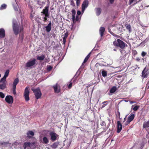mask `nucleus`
<instances>
[{
    "label": "nucleus",
    "instance_id": "obj_61",
    "mask_svg": "<svg viewBox=\"0 0 149 149\" xmlns=\"http://www.w3.org/2000/svg\"><path fill=\"white\" fill-rule=\"evenodd\" d=\"M80 130L81 131H82V129H80Z\"/></svg>",
    "mask_w": 149,
    "mask_h": 149
},
{
    "label": "nucleus",
    "instance_id": "obj_57",
    "mask_svg": "<svg viewBox=\"0 0 149 149\" xmlns=\"http://www.w3.org/2000/svg\"><path fill=\"white\" fill-rule=\"evenodd\" d=\"M108 120L109 121V123H111V120L109 118H108Z\"/></svg>",
    "mask_w": 149,
    "mask_h": 149
},
{
    "label": "nucleus",
    "instance_id": "obj_4",
    "mask_svg": "<svg viewBox=\"0 0 149 149\" xmlns=\"http://www.w3.org/2000/svg\"><path fill=\"white\" fill-rule=\"evenodd\" d=\"M13 28L14 34L15 35L18 34L19 33V25L14 22L13 23Z\"/></svg>",
    "mask_w": 149,
    "mask_h": 149
},
{
    "label": "nucleus",
    "instance_id": "obj_50",
    "mask_svg": "<svg viewBox=\"0 0 149 149\" xmlns=\"http://www.w3.org/2000/svg\"><path fill=\"white\" fill-rule=\"evenodd\" d=\"M135 60L137 61H139L140 60V58L139 57H137L135 59Z\"/></svg>",
    "mask_w": 149,
    "mask_h": 149
},
{
    "label": "nucleus",
    "instance_id": "obj_43",
    "mask_svg": "<svg viewBox=\"0 0 149 149\" xmlns=\"http://www.w3.org/2000/svg\"><path fill=\"white\" fill-rule=\"evenodd\" d=\"M72 86V83L71 82H70L69 84L68 85V88L69 89L71 88Z\"/></svg>",
    "mask_w": 149,
    "mask_h": 149
},
{
    "label": "nucleus",
    "instance_id": "obj_27",
    "mask_svg": "<svg viewBox=\"0 0 149 149\" xmlns=\"http://www.w3.org/2000/svg\"><path fill=\"white\" fill-rule=\"evenodd\" d=\"M143 127L144 128L149 127V120L146 123H144Z\"/></svg>",
    "mask_w": 149,
    "mask_h": 149
},
{
    "label": "nucleus",
    "instance_id": "obj_45",
    "mask_svg": "<svg viewBox=\"0 0 149 149\" xmlns=\"http://www.w3.org/2000/svg\"><path fill=\"white\" fill-rule=\"evenodd\" d=\"M68 32H66L65 33V34L64 36L63 37L65 38H67L68 36Z\"/></svg>",
    "mask_w": 149,
    "mask_h": 149
},
{
    "label": "nucleus",
    "instance_id": "obj_52",
    "mask_svg": "<svg viewBox=\"0 0 149 149\" xmlns=\"http://www.w3.org/2000/svg\"><path fill=\"white\" fill-rule=\"evenodd\" d=\"M118 118H120V112L118 111Z\"/></svg>",
    "mask_w": 149,
    "mask_h": 149
},
{
    "label": "nucleus",
    "instance_id": "obj_33",
    "mask_svg": "<svg viewBox=\"0 0 149 149\" xmlns=\"http://www.w3.org/2000/svg\"><path fill=\"white\" fill-rule=\"evenodd\" d=\"M6 6H7L5 4H3L1 5V7L0 8V9L1 10H2L4 9H5V8H6Z\"/></svg>",
    "mask_w": 149,
    "mask_h": 149
},
{
    "label": "nucleus",
    "instance_id": "obj_5",
    "mask_svg": "<svg viewBox=\"0 0 149 149\" xmlns=\"http://www.w3.org/2000/svg\"><path fill=\"white\" fill-rule=\"evenodd\" d=\"M36 60L33 59L29 61L25 64V67L26 68H30L34 65L36 63Z\"/></svg>",
    "mask_w": 149,
    "mask_h": 149
},
{
    "label": "nucleus",
    "instance_id": "obj_60",
    "mask_svg": "<svg viewBox=\"0 0 149 149\" xmlns=\"http://www.w3.org/2000/svg\"><path fill=\"white\" fill-rule=\"evenodd\" d=\"M76 127V128L77 129L79 128V127Z\"/></svg>",
    "mask_w": 149,
    "mask_h": 149
},
{
    "label": "nucleus",
    "instance_id": "obj_3",
    "mask_svg": "<svg viewBox=\"0 0 149 149\" xmlns=\"http://www.w3.org/2000/svg\"><path fill=\"white\" fill-rule=\"evenodd\" d=\"M29 87L28 86H26L24 90V98L25 100L27 102L29 100L30 98L29 97Z\"/></svg>",
    "mask_w": 149,
    "mask_h": 149
},
{
    "label": "nucleus",
    "instance_id": "obj_15",
    "mask_svg": "<svg viewBox=\"0 0 149 149\" xmlns=\"http://www.w3.org/2000/svg\"><path fill=\"white\" fill-rule=\"evenodd\" d=\"M117 90L116 87L114 86L111 88L109 92L108 93V95H111L112 94L115 92Z\"/></svg>",
    "mask_w": 149,
    "mask_h": 149
},
{
    "label": "nucleus",
    "instance_id": "obj_2",
    "mask_svg": "<svg viewBox=\"0 0 149 149\" xmlns=\"http://www.w3.org/2000/svg\"><path fill=\"white\" fill-rule=\"evenodd\" d=\"M31 90L34 93L37 99H38L41 97L42 96V93L39 88L36 89L32 88Z\"/></svg>",
    "mask_w": 149,
    "mask_h": 149
},
{
    "label": "nucleus",
    "instance_id": "obj_48",
    "mask_svg": "<svg viewBox=\"0 0 149 149\" xmlns=\"http://www.w3.org/2000/svg\"><path fill=\"white\" fill-rule=\"evenodd\" d=\"M66 38H64V37L63 38V44L64 45L65 44V43L66 40Z\"/></svg>",
    "mask_w": 149,
    "mask_h": 149
},
{
    "label": "nucleus",
    "instance_id": "obj_58",
    "mask_svg": "<svg viewBox=\"0 0 149 149\" xmlns=\"http://www.w3.org/2000/svg\"><path fill=\"white\" fill-rule=\"evenodd\" d=\"M113 51H116V49H113Z\"/></svg>",
    "mask_w": 149,
    "mask_h": 149
},
{
    "label": "nucleus",
    "instance_id": "obj_46",
    "mask_svg": "<svg viewBox=\"0 0 149 149\" xmlns=\"http://www.w3.org/2000/svg\"><path fill=\"white\" fill-rule=\"evenodd\" d=\"M79 17L78 16V15H77L76 17H75V20L76 21H79Z\"/></svg>",
    "mask_w": 149,
    "mask_h": 149
},
{
    "label": "nucleus",
    "instance_id": "obj_37",
    "mask_svg": "<svg viewBox=\"0 0 149 149\" xmlns=\"http://www.w3.org/2000/svg\"><path fill=\"white\" fill-rule=\"evenodd\" d=\"M147 54V53L146 52L144 51H142L141 55V56L144 57Z\"/></svg>",
    "mask_w": 149,
    "mask_h": 149
},
{
    "label": "nucleus",
    "instance_id": "obj_62",
    "mask_svg": "<svg viewBox=\"0 0 149 149\" xmlns=\"http://www.w3.org/2000/svg\"><path fill=\"white\" fill-rule=\"evenodd\" d=\"M131 103H133V102L131 101Z\"/></svg>",
    "mask_w": 149,
    "mask_h": 149
},
{
    "label": "nucleus",
    "instance_id": "obj_40",
    "mask_svg": "<svg viewBox=\"0 0 149 149\" xmlns=\"http://www.w3.org/2000/svg\"><path fill=\"white\" fill-rule=\"evenodd\" d=\"M13 94L14 95H16V87H13Z\"/></svg>",
    "mask_w": 149,
    "mask_h": 149
},
{
    "label": "nucleus",
    "instance_id": "obj_42",
    "mask_svg": "<svg viewBox=\"0 0 149 149\" xmlns=\"http://www.w3.org/2000/svg\"><path fill=\"white\" fill-rule=\"evenodd\" d=\"M81 1V0H76V4L77 6H78L79 5Z\"/></svg>",
    "mask_w": 149,
    "mask_h": 149
},
{
    "label": "nucleus",
    "instance_id": "obj_11",
    "mask_svg": "<svg viewBox=\"0 0 149 149\" xmlns=\"http://www.w3.org/2000/svg\"><path fill=\"white\" fill-rule=\"evenodd\" d=\"M53 88L55 93H58L60 91V88L59 85L56 83L53 86Z\"/></svg>",
    "mask_w": 149,
    "mask_h": 149
},
{
    "label": "nucleus",
    "instance_id": "obj_12",
    "mask_svg": "<svg viewBox=\"0 0 149 149\" xmlns=\"http://www.w3.org/2000/svg\"><path fill=\"white\" fill-rule=\"evenodd\" d=\"M148 70V69H146V67L144 68L143 70L142 73V76L143 78H146L147 77V76L148 74V73L147 72Z\"/></svg>",
    "mask_w": 149,
    "mask_h": 149
},
{
    "label": "nucleus",
    "instance_id": "obj_56",
    "mask_svg": "<svg viewBox=\"0 0 149 149\" xmlns=\"http://www.w3.org/2000/svg\"><path fill=\"white\" fill-rule=\"evenodd\" d=\"M146 137L148 139H149V134L148 133V134L146 135Z\"/></svg>",
    "mask_w": 149,
    "mask_h": 149
},
{
    "label": "nucleus",
    "instance_id": "obj_51",
    "mask_svg": "<svg viewBox=\"0 0 149 149\" xmlns=\"http://www.w3.org/2000/svg\"><path fill=\"white\" fill-rule=\"evenodd\" d=\"M51 25H52V22H51V21H50L49 22V23L48 24L47 26L51 27Z\"/></svg>",
    "mask_w": 149,
    "mask_h": 149
},
{
    "label": "nucleus",
    "instance_id": "obj_53",
    "mask_svg": "<svg viewBox=\"0 0 149 149\" xmlns=\"http://www.w3.org/2000/svg\"><path fill=\"white\" fill-rule=\"evenodd\" d=\"M135 0H129L130 4H131Z\"/></svg>",
    "mask_w": 149,
    "mask_h": 149
},
{
    "label": "nucleus",
    "instance_id": "obj_44",
    "mask_svg": "<svg viewBox=\"0 0 149 149\" xmlns=\"http://www.w3.org/2000/svg\"><path fill=\"white\" fill-rule=\"evenodd\" d=\"M109 31L110 32V33L113 36H115V37H119V36L114 33H112V32H110L109 31Z\"/></svg>",
    "mask_w": 149,
    "mask_h": 149
},
{
    "label": "nucleus",
    "instance_id": "obj_8",
    "mask_svg": "<svg viewBox=\"0 0 149 149\" xmlns=\"http://www.w3.org/2000/svg\"><path fill=\"white\" fill-rule=\"evenodd\" d=\"M89 2L88 0H85L81 5V11L84 12L86 8L88 6Z\"/></svg>",
    "mask_w": 149,
    "mask_h": 149
},
{
    "label": "nucleus",
    "instance_id": "obj_6",
    "mask_svg": "<svg viewBox=\"0 0 149 149\" xmlns=\"http://www.w3.org/2000/svg\"><path fill=\"white\" fill-rule=\"evenodd\" d=\"M49 6H46L43 9L42 11L41 12V15H43L46 16H49Z\"/></svg>",
    "mask_w": 149,
    "mask_h": 149
},
{
    "label": "nucleus",
    "instance_id": "obj_14",
    "mask_svg": "<svg viewBox=\"0 0 149 149\" xmlns=\"http://www.w3.org/2000/svg\"><path fill=\"white\" fill-rule=\"evenodd\" d=\"M6 81H3L2 82L0 81V89L4 90L6 87Z\"/></svg>",
    "mask_w": 149,
    "mask_h": 149
},
{
    "label": "nucleus",
    "instance_id": "obj_39",
    "mask_svg": "<svg viewBox=\"0 0 149 149\" xmlns=\"http://www.w3.org/2000/svg\"><path fill=\"white\" fill-rule=\"evenodd\" d=\"M5 97V95L4 93L1 92H0V97L3 98Z\"/></svg>",
    "mask_w": 149,
    "mask_h": 149
},
{
    "label": "nucleus",
    "instance_id": "obj_26",
    "mask_svg": "<svg viewBox=\"0 0 149 149\" xmlns=\"http://www.w3.org/2000/svg\"><path fill=\"white\" fill-rule=\"evenodd\" d=\"M43 143L45 144H47L49 143V140L46 137H44L43 138Z\"/></svg>",
    "mask_w": 149,
    "mask_h": 149
},
{
    "label": "nucleus",
    "instance_id": "obj_13",
    "mask_svg": "<svg viewBox=\"0 0 149 149\" xmlns=\"http://www.w3.org/2000/svg\"><path fill=\"white\" fill-rule=\"evenodd\" d=\"M35 142L30 143V142H25L23 146L24 149H26V148L28 147H30L31 146H32L33 145H35Z\"/></svg>",
    "mask_w": 149,
    "mask_h": 149
},
{
    "label": "nucleus",
    "instance_id": "obj_59",
    "mask_svg": "<svg viewBox=\"0 0 149 149\" xmlns=\"http://www.w3.org/2000/svg\"><path fill=\"white\" fill-rule=\"evenodd\" d=\"M124 121H123V122H124L125 121V119H126V118H124Z\"/></svg>",
    "mask_w": 149,
    "mask_h": 149
},
{
    "label": "nucleus",
    "instance_id": "obj_10",
    "mask_svg": "<svg viewBox=\"0 0 149 149\" xmlns=\"http://www.w3.org/2000/svg\"><path fill=\"white\" fill-rule=\"evenodd\" d=\"M49 135L51 136L52 141H54L56 140L58 136V135L56 133L53 132H50Z\"/></svg>",
    "mask_w": 149,
    "mask_h": 149
},
{
    "label": "nucleus",
    "instance_id": "obj_29",
    "mask_svg": "<svg viewBox=\"0 0 149 149\" xmlns=\"http://www.w3.org/2000/svg\"><path fill=\"white\" fill-rule=\"evenodd\" d=\"M89 57V54L85 58L84 61L83 63L81 66H83V64L86 62L88 60Z\"/></svg>",
    "mask_w": 149,
    "mask_h": 149
},
{
    "label": "nucleus",
    "instance_id": "obj_64",
    "mask_svg": "<svg viewBox=\"0 0 149 149\" xmlns=\"http://www.w3.org/2000/svg\"><path fill=\"white\" fill-rule=\"evenodd\" d=\"M29 138H30V136L29 137Z\"/></svg>",
    "mask_w": 149,
    "mask_h": 149
},
{
    "label": "nucleus",
    "instance_id": "obj_19",
    "mask_svg": "<svg viewBox=\"0 0 149 149\" xmlns=\"http://www.w3.org/2000/svg\"><path fill=\"white\" fill-rule=\"evenodd\" d=\"M45 56L44 54H42L41 56H40L39 55H37V59L38 60L42 61L44 60L45 58Z\"/></svg>",
    "mask_w": 149,
    "mask_h": 149
},
{
    "label": "nucleus",
    "instance_id": "obj_41",
    "mask_svg": "<svg viewBox=\"0 0 149 149\" xmlns=\"http://www.w3.org/2000/svg\"><path fill=\"white\" fill-rule=\"evenodd\" d=\"M52 68V67L50 66H48V67H47V70L48 71H51Z\"/></svg>",
    "mask_w": 149,
    "mask_h": 149
},
{
    "label": "nucleus",
    "instance_id": "obj_54",
    "mask_svg": "<svg viewBox=\"0 0 149 149\" xmlns=\"http://www.w3.org/2000/svg\"><path fill=\"white\" fill-rule=\"evenodd\" d=\"M114 0H109V1L111 4H112L114 1Z\"/></svg>",
    "mask_w": 149,
    "mask_h": 149
},
{
    "label": "nucleus",
    "instance_id": "obj_23",
    "mask_svg": "<svg viewBox=\"0 0 149 149\" xmlns=\"http://www.w3.org/2000/svg\"><path fill=\"white\" fill-rule=\"evenodd\" d=\"M105 30V29L104 27H101L99 30L100 33L101 37L102 36L104 35V33Z\"/></svg>",
    "mask_w": 149,
    "mask_h": 149
},
{
    "label": "nucleus",
    "instance_id": "obj_18",
    "mask_svg": "<svg viewBox=\"0 0 149 149\" xmlns=\"http://www.w3.org/2000/svg\"><path fill=\"white\" fill-rule=\"evenodd\" d=\"M122 129V125L120 122L119 121H117V132L119 133L120 132Z\"/></svg>",
    "mask_w": 149,
    "mask_h": 149
},
{
    "label": "nucleus",
    "instance_id": "obj_25",
    "mask_svg": "<svg viewBox=\"0 0 149 149\" xmlns=\"http://www.w3.org/2000/svg\"><path fill=\"white\" fill-rule=\"evenodd\" d=\"M59 143L58 142H56L54 143L51 146L52 148H55L57 147L58 145L59 144Z\"/></svg>",
    "mask_w": 149,
    "mask_h": 149
},
{
    "label": "nucleus",
    "instance_id": "obj_38",
    "mask_svg": "<svg viewBox=\"0 0 149 149\" xmlns=\"http://www.w3.org/2000/svg\"><path fill=\"white\" fill-rule=\"evenodd\" d=\"M132 53L134 56H135L137 55L138 54V52L136 51L135 50H132Z\"/></svg>",
    "mask_w": 149,
    "mask_h": 149
},
{
    "label": "nucleus",
    "instance_id": "obj_63",
    "mask_svg": "<svg viewBox=\"0 0 149 149\" xmlns=\"http://www.w3.org/2000/svg\"><path fill=\"white\" fill-rule=\"evenodd\" d=\"M1 77V74H0V77Z\"/></svg>",
    "mask_w": 149,
    "mask_h": 149
},
{
    "label": "nucleus",
    "instance_id": "obj_28",
    "mask_svg": "<svg viewBox=\"0 0 149 149\" xmlns=\"http://www.w3.org/2000/svg\"><path fill=\"white\" fill-rule=\"evenodd\" d=\"M45 28L46 29V31L47 32H49L51 29V27L47 25V26H44V28Z\"/></svg>",
    "mask_w": 149,
    "mask_h": 149
},
{
    "label": "nucleus",
    "instance_id": "obj_9",
    "mask_svg": "<svg viewBox=\"0 0 149 149\" xmlns=\"http://www.w3.org/2000/svg\"><path fill=\"white\" fill-rule=\"evenodd\" d=\"M135 117V115L134 114H132L130 116H128V119L127 120L126 122V123L125 124V125H128L134 119Z\"/></svg>",
    "mask_w": 149,
    "mask_h": 149
},
{
    "label": "nucleus",
    "instance_id": "obj_55",
    "mask_svg": "<svg viewBox=\"0 0 149 149\" xmlns=\"http://www.w3.org/2000/svg\"><path fill=\"white\" fill-rule=\"evenodd\" d=\"M23 28H20L19 29V32H21L22 31H23Z\"/></svg>",
    "mask_w": 149,
    "mask_h": 149
},
{
    "label": "nucleus",
    "instance_id": "obj_17",
    "mask_svg": "<svg viewBox=\"0 0 149 149\" xmlns=\"http://www.w3.org/2000/svg\"><path fill=\"white\" fill-rule=\"evenodd\" d=\"M5 36V32L3 28L0 29V38H4Z\"/></svg>",
    "mask_w": 149,
    "mask_h": 149
},
{
    "label": "nucleus",
    "instance_id": "obj_36",
    "mask_svg": "<svg viewBox=\"0 0 149 149\" xmlns=\"http://www.w3.org/2000/svg\"><path fill=\"white\" fill-rule=\"evenodd\" d=\"M140 107L139 106L136 105L133 108V110L136 111H137Z\"/></svg>",
    "mask_w": 149,
    "mask_h": 149
},
{
    "label": "nucleus",
    "instance_id": "obj_20",
    "mask_svg": "<svg viewBox=\"0 0 149 149\" xmlns=\"http://www.w3.org/2000/svg\"><path fill=\"white\" fill-rule=\"evenodd\" d=\"M95 10L97 16H99L101 14L102 11L101 9L100 8H95Z\"/></svg>",
    "mask_w": 149,
    "mask_h": 149
},
{
    "label": "nucleus",
    "instance_id": "obj_16",
    "mask_svg": "<svg viewBox=\"0 0 149 149\" xmlns=\"http://www.w3.org/2000/svg\"><path fill=\"white\" fill-rule=\"evenodd\" d=\"M9 72V70H7L5 73L3 77L1 79V81L2 82L3 81H6V77L8 76Z\"/></svg>",
    "mask_w": 149,
    "mask_h": 149
},
{
    "label": "nucleus",
    "instance_id": "obj_31",
    "mask_svg": "<svg viewBox=\"0 0 149 149\" xmlns=\"http://www.w3.org/2000/svg\"><path fill=\"white\" fill-rule=\"evenodd\" d=\"M27 135L29 136V135L31 136H34V132L31 131H29L27 133Z\"/></svg>",
    "mask_w": 149,
    "mask_h": 149
},
{
    "label": "nucleus",
    "instance_id": "obj_32",
    "mask_svg": "<svg viewBox=\"0 0 149 149\" xmlns=\"http://www.w3.org/2000/svg\"><path fill=\"white\" fill-rule=\"evenodd\" d=\"M126 29H128L130 32L131 30V26L129 24H126Z\"/></svg>",
    "mask_w": 149,
    "mask_h": 149
},
{
    "label": "nucleus",
    "instance_id": "obj_35",
    "mask_svg": "<svg viewBox=\"0 0 149 149\" xmlns=\"http://www.w3.org/2000/svg\"><path fill=\"white\" fill-rule=\"evenodd\" d=\"M109 102V101H105L103 102L102 103V104H104L103 105L102 107H104L106 106V105L108 104V103Z\"/></svg>",
    "mask_w": 149,
    "mask_h": 149
},
{
    "label": "nucleus",
    "instance_id": "obj_30",
    "mask_svg": "<svg viewBox=\"0 0 149 149\" xmlns=\"http://www.w3.org/2000/svg\"><path fill=\"white\" fill-rule=\"evenodd\" d=\"M102 74L103 77H105L107 76V71L105 70H103L102 72Z\"/></svg>",
    "mask_w": 149,
    "mask_h": 149
},
{
    "label": "nucleus",
    "instance_id": "obj_49",
    "mask_svg": "<svg viewBox=\"0 0 149 149\" xmlns=\"http://www.w3.org/2000/svg\"><path fill=\"white\" fill-rule=\"evenodd\" d=\"M77 15H79L81 14V12L80 10H78L77 12Z\"/></svg>",
    "mask_w": 149,
    "mask_h": 149
},
{
    "label": "nucleus",
    "instance_id": "obj_24",
    "mask_svg": "<svg viewBox=\"0 0 149 149\" xmlns=\"http://www.w3.org/2000/svg\"><path fill=\"white\" fill-rule=\"evenodd\" d=\"M9 143L8 142H0V147L2 146L5 147L7 146V145Z\"/></svg>",
    "mask_w": 149,
    "mask_h": 149
},
{
    "label": "nucleus",
    "instance_id": "obj_34",
    "mask_svg": "<svg viewBox=\"0 0 149 149\" xmlns=\"http://www.w3.org/2000/svg\"><path fill=\"white\" fill-rule=\"evenodd\" d=\"M49 16H46L45 15V16H43L42 17V18L43 19V21L44 22H46L47 21V17H49Z\"/></svg>",
    "mask_w": 149,
    "mask_h": 149
},
{
    "label": "nucleus",
    "instance_id": "obj_7",
    "mask_svg": "<svg viewBox=\"0 0 149 149\" xmlns=\"http://www.w3.org/2000/svg\"><path fill=\"white\" fill-rule=\"evenodd\" d=\"M5 100L9 104H12L13 102V97L10 95H7L5 97Z\"/></svg>",
    "mask_w": 149,
    "mask_h": 149
},
{
    "label": "nucleus",
    "instance_id": "obj_1",
    "mask_svg": "<svg viewBox=\"0 0 149 149\" xmlns=\"http://www.w3.org/2000/svg\"><path fill=\"white\" fill-rule=\"evenodd\" d=\"M114 46L120 47L122 49H123L125 47H127V45L124 42L119 39L113 41V42Z\"/></svg>",
    "mask_w": 149,
    "mask_h": 149
},
{
    "label": "nucleus",
    "instance_id": "obj_21",
    "mask_svg": "<svg viewBox=\"0 0 149 149\" xmlns=\"http://www.w3.org/2000/svg\"><path fill=\"white\" fill-rule=\"evenodd\" d=\"M76 14V11L74 9H73L72 11V19L73 22H74L75 20V15Z\"/></svg>",
    "mask_w": 149,
    "mask_h": 149
},
{
    "label": "nucleus",
    "instance_id": "obj_47",
    "mask_svg": "<svg viewBox=\"0 0 149 149\" xmlns=\"http://www.w3.org/2000/svg\"><path fill=\"white\" fill-rule=\"evenodd\" d=\"M149 81L146 84V88L148 89L149 88Z\"/></svg>",
    "mask_w": 149,
    "mask_h": 149
},
{
    "label": "nucleus",
    "instance_id": "obj_22",
    "mask_svg": "<svg viewBox=\"0 0 149 149\" xmlns=\"http://www.w3.org/2000/svg\"><path fill=\"white\" fill-rule=\"evenodd\" d=\"M19 82V79L18 78H15L13 82V87H16L17 84Z\"/></svg>",
    "mask_w": 149,
    "mask_h": 149
}]
</instances>
